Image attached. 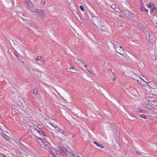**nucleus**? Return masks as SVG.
<instances>
[{
    "label": "nucleus",
    "instance_id": "de8ad7c7",
    "mask_svg": "<svg viewBox=\"0 0 157 157\" xmlns=\"http://www.w3.org/2000/svg\"><path fill=\"white\" fill-rule=\"evenodd\" d=\"M45 5V2H44L43 4V5Z\"/></svg>",
    "mask_w": 157,
    "mask_h": 157
},
{
    "label": "nucleus",
    "instance_id": "a878e982",
    "mask_svg": "<svg viewBox=\"0 0 157 157\" xmlns=\"http://www.w3.org/2000/svg\"><path fill=\"white\" fill-rule=\"evenodd\" d=\"M30 72L33 74V73H34L36 71V70H35L33 68H32L31 69H30L29 70Z\"/></svg>",
    "mask_w": 157,
    "mask_h": 157
},
{
    "label": "nucleus",
    "instance_id": "473e14b6",
    "mask_svg": "<svg viewBox=\"0 0 157 157\" xmlns=\"http://www.w3.org/2000/svg\"><path fill=\"white\" fill-rule=\"evenodd\" d=\"M153 23L154 24V26L157 27V21H154L153 22Z\"/></svg>",
    "mask_w": 157,
    "mask_h": 157
},
{
    "label": "nucleus",
    "instance_id": "412c9836",
    "mask_svg": "<svg viewBox=\"0 0 157 157\" xmlns=\"http://www.w3.org/2000/svg\"><path fill=\"white\" fill-rule=\"evenodd\" d=\"M98 28L102 31H105L106 30V28L104 25H103V26L101 25V26L98 27Z\"/></svg>",
    "mask_w": 157,
    "mask_h": 157
},
{
    "label": "nucleus",
    "instance_id": "9d476101",
    "mask_svg": "<svg viewBox=\"0 0 157 157\" xmlns=\"http://www.w3.org/2000/svg\"><path fill=\"white\" fill-rule=\"evenodd\" d=\"M99 17L95 16H93L92 17L91 20L92 22L96 26V25L95 24V23H96L97 24V23L98 20V18H99Z\"/></svg>",
    "mask_w": 157,
    "mask_h": 157
},
{
    "label": "nucleus",
    "instance_id": "f03ea898",
    "mask_svg": "<svg viewBox=\"0 0 157 157\" xmlns=\"http://www.w3.org/2000/svg\"><path fill=\"white\" fill-rule=\"evenodd\" d=\"M59 148L60 149V153L62 155H68V151L66 147H62L61 145H59Z\"/></svg>",
    "mask_w": 157,
    "mask_h": 157
},
{
    "label": "nucleus",
    "instance_id": "cd10ccee",
    "mask_svg": "<svg viewBox=\"0 0 157 157\" xmlns=\"http://www.w3.org/2000/svg\"><path fill=\"white\" fill-rule=\"evenodd\" d=\"M40 16H41V17H44L45 16V12H44V11H42V12L41 13V14L40 15Z\"/></svg>",
    "mask_w": 157,
    "mask_h": 157
},
{
    "label": "nucleus",
    "instance_id": "ddd939ff",
    "mask_svg": "<svg viewBox=\"0 0 157 157\" xmlns=\"http://www.w3.org/2000/svg\"><path fill=\"white\" fill-rule=\"evenodd\" d=\"M55 128H56V130L60 132L63 134L64 133V131L61 128L59 127L56 125L55 126Z\"/></svg>",
    "mask_w": 157,
    "mask_h": 157
},
{
    "label": "nucleus",
    "instance_id": "49530a36",
    "mask_svg": "<svg viewBox=\"0 0 157 157\" xmlns=\"http://www.w3.org/2000/svg\"><path fill=\"white\" fill-rule=\"evenodd\" d=\"M83 66H84V67H85V68H86V67H87V65H84Z\"/></svg>",
    "mask_w": 157,
    "mask_h": 157
},
{
    "label": "nucleus",
    "instance_id": "a18cd8bd",
    "mask_svg": "<svg viewBox=\"0 0 157 157\" xmlns=\"http://www.w3.org/2000/svg\"><path fill=\"white\" fill-rule=\"evenodd\" d=\"M18 153L19 154H21V151H18Z\"/></svg>",
    "mask_w": 157,
    "mask_h": 157
},
{
    "label": "nucleus",
    "instance_id": "423d86ee",
    "mask_svg": "<svg viewBox=\"0 0 157 157\" xmlns=\"http://www.w3.org/2000/svg\"><path fill=\"white\" fill-rule=\"evenodd\" d=\"M103 25H104V20L102 18L99 17V18H98V22H97L96 26L98 27V26L100 27L101 25L103 26Z\"/></svg>",
    "mask_w": 157,
    "mask_h": 157
},
{
    "label": "nucleus",
    "instance_id": "5701e85b",
    "mask_svg": "<svg viewBox=\"0 0 157 157\" xmlns=\"http://www.w3.org/2000/svg\"><path fill=\"white\" fill-rule=\"evenodd\" d=\"M77 62L79 64L81 65H84V62L83 61L81 60H80L79 59H78L77 60Z\"/></svg>",
    "mask_w": 157,
    "mask_h": 157
},
{
    "label": "nucleus",
    "instance_id": "3c124183",
    "mask_svg": "<svg viewBox=\"0 0 157 157\" xmlns=\"http://www.w3.org/2000/svg\"><path fill=\"white\" fill-rule=\"evenodd\" d=\"M15 55H16V56H17V54H15Z\"/></svg>",
    "mask_w": 157,
    "mask_h": 157
},
{
    "label": "nucleus",
    "instance_id": "09e8293b",
    "mask_svg": "<svg viewBox=\"0 0 157 157\" xmlns=\"http://www.w3.org/2000/svg\"><path fill=\"white\" fill-rule=\"evenodd\" d=\"M137 82H138L139 83H140V82H140L139 80H137Z\"/></svg>",
    "mask_w": 157,
    "mask_h": 157
},
{
    "label": "nucleus",
    "instance_id": "c03bdc74",
    "mask_svg": "<svg viewBox=\"0 0 157 157\" xmlns=\"http://www.w3.org/2000/svg\"><path fill=\"white\" fill-rule=\"evenodd\" d=\"M68 153H70L71 154H73V153L72 151H68Z\"/></svg>",
    "mask_w": 157,
    "mask_h": 157
},
{
    "label": "nucleus",
    "instance_id": "4be33fe9",
    "mask_svg": "<svg viewBox=\"0 0 157 157\" xmlns=\"http://www.w3.org/2000/svg\"><path fill=\"white\" fill-rule=\"evenodd\" d=\"M152 6V7L150 9V12L151 14L154 13V12L155 11V8L154 7L155 6L154 5H153Z\"/></svg>",
    "mask_w": 157,
    "mask_h": 157
},
{
    "label": "nucleus",
    "instance_id": "f3484780",
    "mask_svg": "<svg viewBox=\"0 0 157 157\" xmlns=\"http://www.w3.org/2000/svg\"><path fill=\"white\" fill-rule=\"evenodd\" d=\"M2 136L7 140L9 141L10 140V138L7 136L4 133H2Z\"/></svg>",
    "mask_w": 157,
    "mask_h": 157
},
{
    "label": "nucleus",
    "instance_id": "9b49d317",
    "mask_svg": "<svg viewBox=\"0 0 157 157\" xmlns=\"http://www.w3.org/2000/svg\"><path fill=\"white\" fill-rule=\"evenodd\" d=\"M140 10L141 12H145L147 13L148 10L144 8V4L142 3H141L140 6Z\"/></svg>",
    "mask_w": 157,
    "mask_h": 157
},
{
    "label": "nucleus",
    "instance_id": "1a4fd4ad",
    "mask_svg": "<svg viewBox=\"0 0 157 157\" xmlns=\"http://www.w3.org/2000/svg\"><path fill=\"white\" fill-rule=\"evenodd\" d=\"M123 14L125 15V17L126 18H130V14L131 13V12H129L128 10H124L122 12Z\"/></svg>",
    "mask_w": 157,
    "mask_h": 157
},
{
    "label": "nucleus",
    "instance_id": "aec40b11",
    "mask_svg": "<svg viewBox=\"0 0 157 157\" xmlns=\"http://www.w3.org/2000/svg\"><path fill=\"white\" fill-rule=\"evenodd\" d=\"M42 10H41L39 9H37L36 10H35L34 12L35 13H38L37 15L38 16H40L41 13L42 12Z\"/></svg>",
    "mask_w": 157,
    "mask_h": 157
},
{
    "label": "nucleus",
    "instance_id": "e433bc0d",
    "mask_svg": "<svg viewBox=\"0 0 157 157\" xmlns=\"http://www.w3.org/2000/svg\"><path fill=\"white\" fill-rule=\"evenodd\" d=\"M0 157H6L4 154H2L0 153Z\"/></svg>",
    "mask_w": 157,
    "mask_h": 157
},
{
    "label": "nucleus",
    "instance_id": "20e7f679",
    "mask_svg": "<svg viewBox=\"0 0 157 157\" xmlns=\"http://www.w3.org/2000/svg\"><path fill=\"white\" fill-rule=\"evenodd\" d=\"M26 5L27 8L30 10H32L33 5V3L30 1L27 0L26 2Z\"/></svg>",
    "mask_w": 157,
    "mask_h": 157
},
{
    "label": "nucleus",
    "instance_id": "6e6552de",
    "mask_svg": "<svg viewBox=\"0 0 157 157\" xmlns=\"http://www.w3.org/2000/svg\"><path fill=\"white\" fill-rule=\"evenodd\" d=\"M13 105L15 106H21L22 105V102L19 100H16L13 101Z\"/></svg>",
    "mask_w": 157,
    "mask_h": 157
},
{
    "label": "nucleus",
    "instance_id": "72a5a7b5",
    "mask_svg": "<svg viewBox=\"0 0 157 157\" xmlns=\"http://www.w3.org/2000/svg\"><path fill=\"white\" fill-rule=\"evenodd\" d=\"M114 10L116 12L119 13L120 11V10L118 8L116 7Z\"/></svg>",
    "mask_w": 157,
    "mask_h": 157
},
{
    "label": "nucleus",
    "instance_id": "c85d7f7f",
    "mask_svg": "<svg viewBox=\"0 0 157 157\" xmlns=\"http://www.w3.org/2000/svg\"><path fill=\"white\" fill-rule=\"evenodd\" d=\"M112 74L113 77V80L115 81L116 80V77L115 76V74L114 72H112Z\"/></svg>",
    "mask_w": 157,
    "mask_h": 157
},
{
    "label": "nucleus",
    "instance_id": "2f4dec72",
    "mask_svg": "<svg viewBox=\"0 0 157 157\" xmlns=\"http://www.w3.org/2000/svg\"><path fill=\"white\" fill-rule=\"evenodd\" d=\"M72 155L74 157H80L79 155L75 153H73Z\"/></svg>",
    "mask_w": 157,
    "mask_h": 157
},
{
    "label": "nucleus",
    "instance_id": "b1692460",
    "mask_svg": "<svg viewBox=\"0 0 157 157\" xmlns=\"http://www.w3.org/2000/svg\"><path fill=\"white\" fill-rule=\"evenodd\" d=\"M29 29L33 31V29H36V27L33 25V24H30V25L29 26Z\"/></svg>",
    "mask_w": 157,
    "mask_h": 157
},
{
    "label": "nucleus",
    "instance_id": "7c9ffc66",
    "mask_svg": "<svg viewBox=\"0 0 157 157\" xmlns=\"http://www.w3.org/2000/svg\"><path fill=\"white\" fill-rule=\"evenodd\" d=\"M116 6L115 4H113L111 5V7L114 10L116 8Z\"/></svg>",
    "mask_w": 157,
    "mask_h": 157
},
{
    "label": "nucleus",
    "instance_id": "79ce46f5",
    "mask_svg": "<svg viewBox=\"0 0 157 157\" xmlns=\"http://www.w3.org/2000/svg\"><path fill=\"white\" fill-rule=\"evenodd\" d=\"M74 68L73 67H71L69 68V69L71 70H73V69Z\"/></svg>",
    "mask_w": 157,
    "mask_h": 157
},
{
    "label": "nucleus",
    "instance_id": "ea45409f",
    "mask_svg": "<svg viewBox=\"0 0 157 157\" xmlns=\"http://www.w3.org/2000/svg\"><path fill=\"white\" fill-rule=\"evenodd\" d=\"M145 154L144 153H141V155L143 156H145Z\"/></svg>",
    "mask_w": 157,
    "mask_h": 157
},
{
    "label": "nucleus",
    "instance_id": "58836bf2",
    "mask_svg": "<svg viewBox=\"0 0 157 157\" xmlns=\"http://www.w3.org/2000/svg\"><path fill=\"white\" fill-rule=\"evenodd\" d=\"M107 71L108 72H112V70L111 69H108Z\"/></svg>",
    "mask_w": 157,
    "mask_h": 157
},
{
    "label": "nucleus",
    "instance_id": "7ed1b4c3",
    "mask_svg": "<svg viewBox=\"0 0 157 157\" xmlns=\"http://www.w3.org/2000/svg\"><path fill=\"white\" fill-rule=\"evenodd\" d=\"M149 40L151 44H153L155 42V37L154 34L151 33L149 34Z\"/></svg>",
    "mask_w": 157,
    "mask_h": 157
},
{
    "label": "nucleus",
    "instance_id": "bb28decb",
    "mask_svg": "<svg viewBox=\"0 0 157 157\" xmlns=\"http://www.w3.org/2000/svg\"><path fill=\"white\" fill-rule=\"evenodd\" d=\"M39 133L42 136H45V134L44 131H38Z\"/></svg>",
    "mask_w": 157,
    "mask_h": 157
},
{
    "label": "nucleus",
    "instance_id": "a211bd4d",
    "mask_svg": "<svg viewBox=\"0 0 157 157\" xmlns=\"http://www.w3.org/2000/svg\"><path fill=\"white\" fill-rule=\"evenodd\" d=\"M38 94L37 89L36 87H35L33 88V94L34 95H36Z\"/></svg>",
    "mask_w": 157,
    "mask_h": 157
},
{
    "label": "nucleus",
    "instance_id": "a19ab883",
    "mask_svg": "<svg viewBox=\"0 0 157 157\" xmlns=\"http://www.w3.org/2000/svg\"><path fill=\"white\" fill-rule=\"evenodd\" d=\"M136 153L137 154H140L141 155V152H140V151H136Z\"/></svg>",
    "mask_w": 157,
    "mask_h": 157
},
{
    "label": "nucleus",
    "instance_id": "603ef678",
    "mask_svg": "<svg viewBox=\"0 0 157 157\" xmlns=\"http://www.w3.org/2000/svg\"><path fill=\"white\" fill-rule=\"evenodd\" d=\"M15 55H16V56H17V54H15Z\"/></svg>",
    "mask_w": 157,
    "mask_h": 157
},
{
    "label": "nucleus",
    "instance_id": "864d4df0",
    "mask_svg": "<svg viewBox=\"0 0 157 157\" xmlns=\"http://www.w3.org/2000/svg\"><path fill=\"white\" fill-rule=\"evenodd\" d=\"M156 106L157 107V105H156Z\"/></svg>",
    "mask_w": 157,
    "mask_h": 157
},
{
    "label": "nucleus",
    "instance_id": "37998d69",
    "mask_svg": "<svg viewBox=\"0 0 157 157\" xmlns=\"http://www.w3.org/2000/svg\"><path fill=\"white\" fill-rule=\"evenodd\" d=\"M36 139L37 140H40V141H41V140H42V139H41L39 137H38V138H36Z\"/></svg>",
    "mask_w": 157,
    "mask_h": 157
},
{
    "label": "nucleus",
    "instance_id": "f704fd0d",
    "mask_svg": "<svg viewBox=\"0 0 157 157\" xmlns=\"http://www.w3.org/2000/svg\"><path fill=\"white\" fill-rule=\"evenodd\" d=\"M140 117L144 119H146L147 118V116L143 114L141 115Z\"/></svg>",
    "mask_w": 157,
    "mask_h": 157
},
{
    "label": "nucleus",
    "instance_id": "4468645a",
    "mask_svg": "<svg viewBox=\"0 0 157 157\" xmlns=\"http://www.w3.org/2000/svg\"><path fill=\"white\" fill-rule=\"evenodd\" d=\"M36 59L37 61L39 60L40 61V63H39L40 64H41L42 63H43L44 58L43 57L40 56H38L36 58Z\"/></svg>",
    "mask_w": 157,
    "mask_h": 157
},
{
    "label": "nucleus",
    "instance_id": "f257e3e1",
    "mask_svg": "<svg viewBox=\"0 0 157 157\" xmlns=\"http://www.w3.org/2000/svg\"><path fill=\"white\" fill-rule=\"evenodd\" d=\"M111 43L113 44L114 47L116 50V52L122 55V53L121 52H122L123 50L124 51L123 48L118 45H116L115 43L112 42Z\"/></svg>",
    "mask_w": 157,
    "mask_h": 157
},
{
    "label": "nucleus",
    "instance_id": "39448f33",
    "mask_svg": "<svg viewBox=\"0 0 157 157\" xmlns=\"http://www.w3.org/2000/svg\"><path fill=\"white\" fill-rule=\"evenodd\" d=\"M42 147L45 149L49 150L52 149L53 151L56 152V150L55 148H52V146L50 144V146L47 144V145L42 146Z\"/></svg>",
    "mask_w": 157,
    "mask_h": 157
},
{
    "label": "nucleus",
    "instance_id": "c756f323",
    "mask_svg": "<svg viewBox=\"0 0 157 157\" xmlns=\"http://www.w3.org/2000/svg\"><path fill=\"white\" fill-rule=\"evenodd\" d=\"M48 123L50 124L51 125H52L53 126V127H55V126H56V124L53 123H52L50 121H48Z\"/></svg>",
    "mask_w": 157,
    "mask_h": 157
},
{
    "label": "nucleus",
    "instance_id": "6ab92c4d",
    "mask_svg": "<svg viewBox=\"0 0 157 157\" xmlns=\"http://www.w3.org/2000/svg\"><path fill=\"white\" fill-rule=\"evenodd\" d=\"M21 148L23 149L25 151H27L29 150L28 148L23 144H21Z\"/></svg>",
    "mask_w": 157,
    "mask_h": 157
},
{
    "label": "nucleus",
    "instance_id": "8fccbe9b",
    "mask_svg": "<svg viewBox=\"0 0 157 157\" xmlns=\"http://www.w3.org/2000/svg\"><path fill=\"white\" fill-rule=\"evenodd\" d=\"M119 17H122V16H121V15H119Z\"/></svg>",
    "mask_w": 157,
    "mask_h": 157
},
{
    "label": "nucleus",
    "instance_id": "2eb2a0df",
    "mask_svg": "<svg viewBox=\"0 0 157 157\" xmlns=\"http://www.w3.org/2000/svg\"><path fill=\"white\" fill-rule=\"evenodd\" d=\"M33 74L37 77H40L41 75L40 72L37 71H36L34 73H33Z\"/></svg>",
    "mask_w": 157,
    "mask_h": 157
},
{
    "label": "nucleus",
    "instance_id": "f8f14e48",
    "mask_svg": "<svg viewBox=\"0 0 157 157\" xmlns=\"http://www.w3.org/2000/svg\"><path fill=\"white\" fill-rule=\"evenodd\" d=\"M128 115H126L127 117H129V119L131 120H133L134 118H136L134 115L132 114L131 112H128Z\"/></svg>",
    "mask_w": 157,
    "mask_h": 157
},
{
    "label": "nucleus",
    "instance_id": "c9c22d12",
    "mask_svg": "<svg viewBox=\"0 0 157 157\" xmlns=\"http://www.w3.org/2000/svg\"><path fill=\"white\" fill-rule=\"evenodd\" d=\"M81 10L82 11H84V7L83 6H79Z\"/></svg>",
    "mask_w": 157,
    "mask_h": 157
},
{
    "label": "nucleus",
    "instance_id": "4c0bfd02",
    "mask_svg": "<svg viewBox=\"0 0 157 157\" xmlns=\"http://www.w3.org/2000/svg\"><path fill=\"white\" fill-rule=\"evenodd\" d=\"M147 6L148 7H149L150 9L152 7V4H149L148 5H147Z\"/></svg>",
    "mask_w": 157,
    "mask_h": 157
},
{
    "label": "nucleus",
    "instance_id": "dca6fc26",
    "mask_svg": "<svg viewBox=\"0 0 157 157\" xmlns=\"http://www.w3.org/2000/svg\"><path fill=\"white\" fill-rule=\"evenodd\" d=\"M93 143L94 144L96 145H97V146L98 147H99L101 148H104V146H102L101 144H100L97 143V142L96 141H94L93 142Z\"/></svg>",
    "mask_w": 157,
    "mask_h": 157
},
{
    "label": "nucleus",
    "instance_id": "393cba45",
    "mask_svg": "<svg viewBox=\"0 0 157 157\" xmlns=\"http://www.w3.org/2000/svg\"><path fill=\"white\" fill-rule=\"evenodd\" d=\"M49 153L53 157H56L55 154L52 152V151L49 150Z\"/></svg>",
    "mask_w": 157,
    "mask_h": 157
},
{
    "label": "nucleus",
    "instance_id": "0eeeda50",
    "mask_svg": "<svg viewBox=\"0 0 157 157\" xmlns=\"http://www.w3.org/2000/svg\"><path fill=\"white\" fill-rule=\"evenodd\" d=\"M38 142L40 144V145L42 147V146L47 145V144L50 146V144L46 140L42 139L41 140V142L38 141Z\"/></svg>",
    "mask_w": 157,
    "mask_h": 157
}]
</instances>
